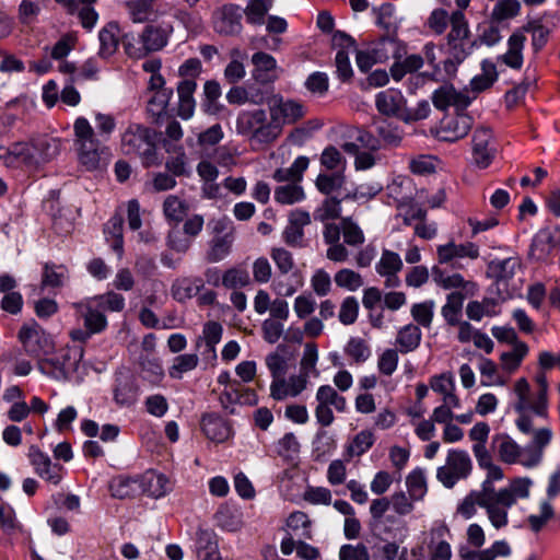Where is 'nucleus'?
<instances>
[{
    "label": "nucleus",
    "mask_w": 560,
    "mask_h": 560,
    "mask_svg": "<svg viewBox=\"0 0 560 560\" xmlns=\"http://www.w3.org/2000/svg\"><path fill=\"white\" fill-rule=\"evenodd\" d=\"M95 128L85 117H78L73 124L74 145L79 163L88 171L97 170L107 164L110 151L107 142L114 133L117 122L112 114L96 112Z\"/></svg>",
    "instance_id": "obj_1"
},
{
    "label": "nucleus",
    "mask_w": 560,
    "mask_h": 560,
    "mask_svg": "<svg viewBox=\"0 0 560 560\" xmlns=\"http://www.w3.org/2000/svg\"><path fill=\"white\" fill-rule=\"evenodd\" d=\"M552 435L550 428H540L534 432L530 443L522 447L508 434H497L493 436V445L503 463L534 468L542 462L545 448L550 444Z\"/></svg>",
    "instance_id": "obj_2"
},
{
    "label": "nucleus",
    "mask_w": 560,
    "mask_h": 560,
    "mask_svg": "<svg viewBox=\"0 0 560 560\" xmlns=\"http://www.w3.org/2000/svg\"><path fill=\"white\" fill-rule=\"evenodd\" d=\"M465 538L466 541L457 547L456 560H499L512 556V546L506 539L494 540L483 548L487 541L486 532L478 523L467 526Z\"/></svg>",
    "instance_id": "obj_3"
},
{
    "label": "nucleus",
    "mask_w": 560,
    "mask_h": 560,
    "mask_svg": "<svg viewBox=\"0 0 560 560\" xmlns=\"http://www.w3.org/2000/svg\"><path fill=\"white\" fill-rule=\"evenodd\" d=\"M236 131L259 145L272 143L279 138L278 127L271 119L268 120L264 109L241 112L236 118Z\"/></svg>",
    "instance_id": "obj_4"
},
{
    "label": "nucleus",
    "mask_w": 560,
    "mask_h": 560,
    "mask_svg": "<svg viewBox=\"0 0 560 560\" xmlns=\"http://www.w3.org/2000/svg\"><path fill=\"white\" fill-rule=\"evenodd\" d=\"M73 307L84 323V329L75 328L69 332L73 341L85 342L93 335L101 334L106 329L107 318L104 312L90 298L74 303Z\"/></svg>",
    "instance_id": "obj_5"
},
{
    "label": "nucleus",
    "mask_w": 560,
    "mask_h": 560,
    "mask_svg": "<svg viewBox=\"0 0 560 560\" xmlns=\"http://www.w3.org/2000/svg\"><path fill=\"white\" fill-rule=\"evenodd\" d=\"M120 148L126 155L149 160L155 151L152 130L141 124L130 122L120 135Z\"/></svg>",
    "instance_id": "obj_6"
},
{
    "label": "nucleus",
    "mask_w": 560,
    "mask_h": 560,
    "mask_svg": "<svg viewBox=\"0 0 560 560\" xmlns=\"http://www.w3.org/2000/svg\"><path fill=\"white\" fill-rule=\"evenodd\" d=\"M472 469L471 459L466 451L450 450L445 465L436 470V479L448 489H452L459 480L466 479Z\"/></svg>",
    "instance_id": "obj_7"
},
{
    "label": "nucleus",
    "mask_w": 560,
    "mask_h": 560,
    "mask_svg": "<svg viewBox=\"0 0 560 560\" xmlns=\"http://www.w3.org/2000/svg\"><path fill=\"white\" fill-rule=\"evenodd\" d=\"M451 31L447 35L448 54L462 62L471 54L474 44L468 42L469 27L463 11H454L450 16Z\"/></svg>",
    "instance_id": "obj_8"
},
{
    "label": "nucleus",
    "mask_w": 560,
    "mask_h": 560,
    "mask_svg": "<svg viewBox=\"0 0 560 560\" xmlns=\"http://www.w3.org/2000/svg\"><path fill=\"white\" fill-rule=\"evenodd\" d=\"M315 418L322 427H329L335 421L332 408L338 412H346L348 402L346 397L337 393L330 385H322L317 388L316 395Z\"/></svg>",
    "instance_id": "obj_9"
},
{
    "label": "nucleus",
    "mask_w": 560,
    "mask_h": 560,
    "mask_svg": "<svg viewBox=\"0 0 560 560\" xmlns=\"http://www.w3.org/2000/svg\"><path fill=\"white\" fill-rule=\"evenodd\" d=\"M483 510L491 526L495 529L504 528L509 525V511L515 504L512 497L499 489L495 492L485 493Z\"/></svg>",
    "instance_id": "obj_10"
},
{
    "label": "nucleus",
    "mask_w": 560,
    "mask_h": 560,
    "mask_svg": "<svg viewBox=\"0 0 560 560\" xmlns=\"http://www.w3.org/2000/svg\"><path fill=\"white\" fill-rule=\"evenodd\" d=\"M269 113L272 122L278 127V136H280L284 125L295 124L305 116V108L296 101L284 100L282 96L276 95L269 103Z\"/></svg>",
    "instance_id": "obj_11"
},
{
    "label": "nucleus",
    "mask_w": 560,
    "mask_h": 560,
    "mask_svg": "<svg viewBox=\"0 0 560 560\" xmlns=\"http://www.w3.org/2000/svg\"><path fill=\"white\" fill-rule=\"evenodd\" d=\"M497 154V147L492 130L479 127L474 131L471 139L472 163L480 170L490 166Z\"/></svg>",
    "instance_id": "obj_12"
},
{
    "label": "nucleus",
    "mask_w": 560,
    "mask_h": 560,
    "mask_svg": "<svg viewBox=\"0 0 560 560\" xmlns=\"http://www.w3.org/2000/svg\"><path fill=\"white\" fill-rule=\"evenodd\" d=\"M427 539V551L429 560L452 559V533L450 527L444 522L434 523L428 532Z\"/></svg>",
    "instance_id": "obj_13"
},
{
    "label": "nucleus",
    "mask_w": 560,
    "mask_h": 560,
    "mask_svg": "<svg viewBox=\"0 0 560 560\" xmlns=\"http://www.w3.org/2000/svg\"><path fill=\"white\" fill-rule=\"evenodd\" d=\"M472 122V118L467 114L446 115L441 119L435 137L440 141L456 142L468 135Z\"/></svg>",
    "instance_id": "obj_14"
},
{
    "label": "nucleus",
    "mask_w": 560,
    "mask_h": 560,
    "mask_svg": "<svg viewBox=\"0 0 560 560\" xmlns=\"http://www.w3.org/2000/svg\"><path fill=\"white\" fill-rule=\"evenodd\" d=\"M5 166L19 168L35 166L44 159L43 153H36V148L30 142H15L0 153Z\"/></svg>",
    "instance_id": "obj_15"
},
{
    "label": "nucleus",
    "mask_w": 560,
    "mask_h": 560,
    "mask_svg": "<svg viewBox=\"0 0 560 560\" xmlns=\"http://www.w3.org/2000/svg\"><path fill=\"white\" fill-rule=\"evenodd\" d=\"M19 339L32 355L47 354L52 350L50 336L36 323L24 325L19 331Z\"/></svg>",
    "instance_id": "obj_16"
},
{
    "label": "nucleus",
    "mask_w": 560,
    "mask_h": 560,
    "mask_svg": "<svg viewBox=\"0 0 560 560\" xmlns=\"http://www.w3.org/2000/svg\"><path fill=\"white\" fill-rule=\"evenodd\" d=\"M213 28L217 33L225 36L241 33L242 9L236 4H226L213 14Z\"/></svg>",
    "instance_id": "obj_17"
},
{
    "label": "nucleus",
    "mask_w": 560,
    "mask_h": 560,
    "mask_svg": "<svg viewBox=\"0 0 560 560\" xmlns=\"http://www.w3.org/2000/svg\"><path fill=\"white\" fill-rule=\"evenodd\" d=\"M404 264L399 254L389 249H383L381 258L375 265V270L378 276L384 278V285L394 289L401 284L398 273Z\"/></svg>",
    "instance_id": "obj_18"
},
{
    "label": "nucleus",
    "mask_w": 560,
    "mask_h": 560,
    "mask_svg": "<svg viewBox=\"0 0 560 560\" xmlns=\"http://www.w3.org/2000/svg\"><path fill=\"white\" fill-rule=\"evenodd\" d=\"M525 43L526 36L520 31L514 32L508 39V50L497 57V68L505 66L512 70H521L524 63Z\"/></svg>",
    "instance_id": "obj_19"
},
{
    "label": "nucleus",
    "mask_w": 560,
    "mask_h": 560,
    "mask_svg": "<svg viewBox=\"0 0 560 560\" xmlns=\"http://www.w3.org/2000/svg\"><path fill=\"white\" fill-rule=\"evenodd\" d=\"M375 105L377 110L386 116H396L407 119L406 100L402 93L396 89H387L376 94Z\"/></svg>",
    "instance_id": "obj_20"
},
{
    "label": "nucleus",
    "mask_w": 560,
    "mask_h": 560,
    "mask_svg": "<svg viewBox=\"0 0 560 560\" xmlns=\"http://www.w3.org/2000/svg\"><path fill=\"white\" fill-rule=\"evenodd\" d=\"M433 105L441 110L453 106L456 109H465L471 97L465 91H457L453 85L445 84L434 91L432 95Z\"/></svg>",
    "instance_id": "obj_21"
},
{
    "label": "nucleus",
    "mask_w": 560,
    "mask_h": 560,
    "mask_svg": "<svg viewBox=\"0 0 560 560\" xmlns=\"http://www.w3.org/2000/svg\"><path fill=\"white\" fill-rule=\"evenodd\" d=\"M308 378L305 374L291 375L289 378L281 376L270 384V395L276 400L299 396L307 386Z\"/></svg>",
    "instance_id": "obj_22"
},
{
    "label": "nucleus",
    "mask_w": 560,
    "mask_h": 560,
    "mask_svg": "<svg viewBox=\"0 0 560 560\" xmlns=\"http://www.w3.org/2000/svg\"><path fill=\"white\" fill-rule=\"evenodd\" d=\"M253 79L261 84L272 83L278 78V67L276 59L264 51L255 52L252 56Z\"/></svg>",
    "instance_id": "obj_23"
},
{
    "label": "nucleus",
    "mask_w": 560,
    "mask_h": 560,
    "mask_svg": "<svg viewBox=\"0 0 560 560\" xmlns=\"http://www.w3.org/2000/svg\"><path fill=\"white\" fill-rule=\"evenodd\" d=\"M172 33L173 26L167 23L148 24L141 32L150 54L162 50Z\"/></svg>",
    "instance_id": "obj_24"
},
{
    "label": "nucleus",
    "mask_w": 560,
    "mask_h": 560,
    "mask_svg": "<svg viewBox=\"0 0 560 560\" xmlns=\"http://www.w3.org/2000/svg\"><path fill=\"white\" fill-rule=\"evenodd\" d=\"M430 387L433 392L442 396V401L451 404L455 408H460V399L455 394V378L451 373L433 375L430 378Z\"/></svg>",
    "instance_id": "obj_25"
},
{
    "label": "nucleus",
    "mask_w": 560,
    "mask_h": 560,
    "mask_svg": "<svg viewBox=\"0 0 560 560\" xmlns=\"http://www.w3.org/2000/svg\"><path fill=\"white\" fill-rule=\"evenodd\" d=\"M342 149L348 154L354 155V168L357 171L371 170L382 161L378 150H361L359 143L345 142Z\"/></svg>",
    "instance_id": "obj_26"
},
{
    "label": "nucleus",
    "mask_w": 560,
    "mask_h": 560,
    "mask_svg": "<svg viewBox=\"0 0 560 560\" xmlns=\"http://www.w3.org/2000/svg\"><path fill=\"white\" fill-rule=\"evenodd\" d=\"M201 429L209 440L217 443L226 441L231 435V427L229 423L214 413L205 415L202 417Z\"/></svg>",
    "instance_id": "obj_27"
},
{
    "label": "nucleus",
    "mask_w": 560,
    "mask_h": 560,
    "mask_svg": "<svg viewBox=\"0 0 560 560\" xmlns=\"http://www.w3.org/2000/svg\"><path fill=\"white\" fill-rule=\"evenodd\" d=\"M223 336V326L215 320H209L203 324L202 332L196 340V347L200 348L205 345L206 350L203 353H207L209 357L215 359L217 350L215 347L220 343Z\"/></svg>",
    "instance_id": "obj_28"
},
{
    "label": "nucleus",
    "mask_w": 560,
    "mask_h": 560,
    "mask_svg": "<svg viewBox=\"0 0 560 560\" xmlns=\"http://www.w3.org/2000/svg\"><path fill=\"white\" fill-rule=\"evenodd\" d=\"M214 521L218 527L231 533L238 532L244 526L243 513L234 505H221L214 514Z\"/></svg>",
    "instance_id": "obj_29"
},
{
    "label": "nucleus",
    "mask_w": 560,
    "mask_h": 560,
    "mask_svg": "<svg viewBox=\"0 0 560 560\" xmlns=\"http://www.w3.org/2000/svg\"><path fill=\"white\" fill-rule=\"evenodd\" d=\"M197 83L194 80L180 81L177 85L178 109L177 114L182 119H190L194 116L196 102L194 94Z\"/></svg>",
    "instance_id": "obj_30"
},
{
    "label": "nucleus",
    "mask_w": 560,
    "mask_h": 560,
    "mask_svg": "<svg viewBox=\"0 0 560 560\" xmlns=\"http://www.w3.org/2000/svg\"><path fill=\"white\" fill-rule=\"evenodd\" d=\"M421 339L420 327L416 324H407L397 331L395 345L400 353H409L419 348Z\"/></svg>",
    "instance_id": "obj_31"
},
{
    "label": "nucleus",
    "mask_w": 560,
    "mask_h": 560,
    "mask_svg": "<svg viewBox=\"0 0 560 560\" xmlns=\"http://www.w3.org/2000/svg\"><path fill=\"white\" fill-rule=\"evenodd\" d=\"M497 283L499 285H508L514 278L516 270L521 268V260L517 257H509L505 259L493 260L490 266Z\"/></svg>",
    "instance_id": "obj_32"
},
{
    "label": "nucleus",
    "mask_w": 560,
    "mask_h": 560,
    "mask_svg": "<svg viewBox=\"0 0 560 560\" xmlns=\"http://www.w3.org/2000/svg\"><path fill=\"white\" fill-rule=\"evenodd\" d=\"M501 69L497 68V63L486 59L481 62V73L474 77L470 81L472 92L480 93L493 85L498 80Z\"/></svg>",
    "instance_id": "obj_33"
},
{
    "label": "nucleus",
    "mask_w": 560,
    "mask_h": 560,
    "mask_svg": "<svg viewBox=\"0 0 560 560\" xmlns=\"http://www.w3.org/2000/svg\"><path fill=\"white\" fill-rule=\"evenodd\" d=\"M196 547L202 560H220L215 534L209 529H198L196 533Z\"/></svg>",
    "instance_id": "obj_34"
},
{
    "label": "nucleus",
    "mask_w": 560,
    "mask_h": 560,
    "mask_svg": "<svg viewBox=\"0 0 560 560\" xmlns=\"http://www.w3.org/2000/svg\"><path fill=\"white\" fill-rule=\"evenodd\" d=\"M119 26L116 22H109L101 28L98 33L100 49L98 55L102 58L113 56L118 47Z\"/></svg>",
    "instance_id": "obj_35"
},
{
    "label": "nucleus",
    "mask_w": 560,
    "mask_h": 560,
    "mask_svg": "<svg viewBox=\"0 0 560 560\" xmlns=\"http://www.w3.org/2000/svg\"><path fill=\"white\" fill-rule=\"evenodd\" d=\"M374 443V433L370 430H361L347 443L345 454L349 459L361 457Z\"/></svg>",
    "instance_id": "obj_36"
},
{
    "label": "nucleus",
    "mask_w": 560,
    "mask_h": 560,
    "mask_svg": "<svg viewBox=\"0 0 560 560\" xmlns=\"http://www.w3.org/2000/svg\"><path fill=\"white\" fill-rule=\"evenodd\" d=\"M159 0H126L125 7L133 23H144L155 14L154 4Z\"/></svg>",
    "instance_id": "obj_37"
},
{
    "label": "nucleus",
    "mask_w": 560,
    "mask_h": 560,
    "mask_svg": "<svg viewBox=\"0 0 560 560\" xmlns=\"http://www.w3.org/2000/svg\"><path fill=\"white\" fill-rule=\"evenodd\" d=\"M407 494L416 502L423 501L428 493V482L424 469L417 467L406 477Z\"/></svg>",
    "instance_id": "obj_38"
},
{
    "label": "nucleus",
    "mask_w": 560,
    "mask_h": 560,
    "mask_svg": "<svg viewBox=\"0 0 560 560\" xmlns=\"http://www.w3.org/2000/svg\"><path fill=\"white\" fill-rule=\"evenodd\" d=\"M142 489L149 497L161 498L165 495L171 487L168 479L155 471H148L142 479Z\"/></svg>",
    "instance_id": "obj_39"
},
{
    "label": "nucleus",
    "mask_w": 560,
    "mask_h": 560,
    "mask_svg": "<svg viewBox=\"0 0 560 560\" xmlns=\"http://www.w3.org/2000/svg\"><path fill=\"white\" fill-rule=\"evenodd\" d=\"M346 184L345 172L319 173L315 186L322 194L330 196L341 190Z\"/></svg>",
    "instance_id": "obj_40"
},
{
    "label": "nucleus",
    "mask_w": 560,
    "mask_h": 560,
    "mask_svg": "<svg viewBox=\"0 0 560 560\" xmlns=\"http://www.w3.org/2000/svg\"><path fill=\"white\" fill-rule=\"evenodd\" d=\"M245 54L241 51L238 48H233L230 51V62L226 65L223 75L228 83L236 84L241 80H243L246 75V69L243 63L245 59Z\"/></svg>",
    "instance_id": "obj_41"
},
{
    "label": "nucleus",
    "mask_w": 560,
    "mask_h": 560,
    "mask_svg": "<svg viewBox=\"0 0 560 560\" xmlns=\"http://www.w3.org/2000/svg\"><path fill=\"white\" fill-rule=\"evenodd\" d=\"M104 234L113 250L121 257L124 254L122 218L112 217L104 226Z\"/></svg>",
    "instance_id": "obj_42"
},
{
    "label": "nucleus",
    "mask_w": 560,
    "mask_h": 560,
    "mask_svg": "<svg viewBox=\"0 0 560 560\" xmlns=\"http://www.w3.org/2000/svg\"><path fill=\"white\" fill-rule=\"evenodd\" d=\"M303 187L299 184H285L276 187L273 192L275 201L282 206H292L305 199Z\"/></svg>",
    "instance_id": "obj_43"
},
{
    "label": "nucleus",
    "mask_w": 560,
    "mask_h": 560,
    "mask_svg": "<svg viewBox=\"0 0 560 560\" xmlns=\"http://www.w3.org/2000/svg\"><path fill=\"white\" fill-rule=\"evenodd\" d=\"M514 394L516 401L514 402V410L516 412H523L526 410H533L535 415L536 397L533 399L530 396V386L525 377L518 378L514 384Z\"/></svg>",
    "instance_id": "obj_44"
},
{
    "label": "nucleus",
    "mask_w": 560,
    "mask_h": 560,
    "mask_svg": "<svg viewBox=\"0 0 560 560\" xmlns=\"http://www.w3.org/2000/svg\"><path fill=\"white\" fill-rule=\"evenodd\" d=\"M499 313L498 303L493 299H483L481 302L471 301L466 306L468 318L476 322L481 320L485 316H497Z\"/></svg>",
    "instance_id": "obj_45"
},
{
    "label": "nucleus",
    "mask_w": 560,
    "mask_h": 560,
    "mask_svg": "<svg viewBox=\"0 0 560 560\" xmlns=\"http://www.w3.org/2000/svg\"><path fill=\"white\" fill-rule=\"evenodd\" d=\"M273 0H248L244 14L246 21L253 25H262L266 22V15L271 10Z\"/></svg>",
    "instance_id": "obj_46"
},
{
    "label": "nucleus",
    "mask_w": 560,
    "mask_h": 560,
    "mask_svg": "<svg viewBox=\"0 0 560 560\" xmlns=\"http://www.w3.org/2000/svg\"><path fill=\"white\" fill-rule=\"evenodd\" d=\"M142 377L152 385H160L164 378V369L159 358L142 355L140 358Z\"/></svg>",
    "instance_id": "obj_47"
},
{
    "label": "nucleus",
    "mask_w": 560,
    "mask_h": 560,
    "mask_svg": "<svg viewBox=\"0 0 560 560\" xmlns=\"http://www.w3.org/2000/svg\"><path fill=\"white\" fill-rule=\"evenodd\" d=\"M234 242V233H225L223 235L213 236L207 259L217 262L224 259L231 252Z\"/></svg>",
    "instance_id": "obj_48"
},
{
    "label": "nucleus",
    "mask_w": 560,
    "mask_h": 560,
    "mask_svg": "<svg viewBox=\"0 0 560 560\" xmlns=\"http://www.w3.org/2000/svg\"><path fill=\"white\" fill-rule=\"evenodd\" d=\"M199 357L197 353H184L176 355L168 368V375L173 380H182L185 373L198 366Z\"/></svg>",
    "instance_id": "obj_49"
},
{
    "label": "nucleus",
    "mask_w": 560,
    "mask_h": 560,
    "mask_svg": "<svg viewBox=\"0 0 560 560\" xmlns=\"http://www.w3.org/2000/svg\"><path fill=\"white\" fill-rule=\"evenodd\" d=\"M423 66V58L420 55H409L400 60L399 57L390 67V74L395 81H400L407 73H412Z\"/></svg>",
    "instance_id": "obj_50"
},
{
    "label": "nucleus",
    "mask_w": 560,
    "mask_h": 560,
    "mask_svg": "<svg viewBox=\"0 0 560 560\" xmlns=\"http://www.w3.org/2000/svg\"><path fill=\"white\" fill-rule=\"evenodd\" d=\"M465 296L460 292H452L447 295L446 303L442 306L441 314L445 322L455 326L459 322Z\"/></svg>",
    "instance_id": "obj_51"
},
{
    "label": "nucleus",
    "mask_w": 560,
    "mask_h": 560,
    "mask_svg": "<svg viewBox=\"0 0 560 560\" xmlns=\"http://www.w3.org/2000/svg\"><path fill=\"white\" fill-rule=\"evenodd\" d=\"M485 492L480 489L470 491L456 508V513L464 520H470L477 514V506L483 509Z\"/></svg>",
    "instance_id": "obj_52"
},
{
    "label": "nucleus",
    "mask_w": 560,
    "mask_h": 560,
    "mask_svg": "<svg viewBox=\"0 0 560 560\" xmlns=\"http://www.w3.org/2000/svg\"><path fill=\"white\" fill-rule=\"evenodd\" d=\"M340 215L341 199L336 197H326L313 212L314 220L322 223L338 219Z\"/></svg>",
    "instance_id": "obj_53"
},
{
    "label": "nucleus",
    "mask_w": 560,
    "mask_h": 560,
    "mask_svg": "<svg viewBox=\"0 0 560 560\" xmlns=\"http://www.w3.org/2000/svg\"><path fill=\"white\" fill-rule=\"evenodd\" d=\"M528 346L526 343H516L511 350L500 355L501 366L509 373L515 372L528 354Z\"/></svg>",
    "instance_id": "obj_54"
},
{
    "label": "nucleus",
    "mask_w": 560,
    "mask_h": 560,
    "mask_svg": "<svg viewBox=\"0 0 560 560\" xmlns=\"http://www.w3.org/2000/svg\"><path fill=\"white\" fill-rule=\"evenodd\" d=\"M121 45L128 57L142 59L150 55L142 34L128 33L121 37Z\"/></svg>",
    "instance_id": "obj_55"
},
{
    "label": "nucleus",
    "mask_w": 560,
    "mask_h": 560,
    "mask_svg": "<svg viewBox=\"0 0 560 560\" xmlns=\"http://www.w3.org/2000/svg\"><path fill=\"white\" fill-rule=\"evenodd\" d=\"M398 215L402 218L406 225H412L416 221H422L427 217V210L419 203L415 202L411 197L397 203Z\"/></svg>",
    "instance_id": "obj_56"
},
{
    "label": "nucleus",
    "mask_w": 560,
    "mask_h": 560,
    "mask_svg": "<svg viewBox=\"0 0 560 560\" xmlns=\"http://www.w3.org/2000/svg\"><path fill=\"white\" fill-rule=\"evenodd\" d=\"M521 3L517 0H500L492 9L490 20L501 23L520 14Z\"/></svg>",
    "instance_id": "obj_57"
},
{
    "label": "nucleus",
    "mask_w": 560,
    "mask_h": 560,
    "mask_svg": "<svg viewBox=\"0 0 560 560\" xmlns=\"http://www.w3.org/2000/svg\"><path fill=\"white\" fill-rule=\"evenodd\" d=\"M320 165L330 172H345L347 161L334 145L326 147L320 154Z\"/></svg>",
    "instance_id": "obj_58"
},
{
    "label": "nucleus",
    "mask_w": 560,
    "mask_h": 560,
    "mask_svg": "<svg viewBox=\"0 0 560 560\" xmlns=\"http://www.w3.org/2000/svg\"><path fill=\"white\" fill-rule=\"evenodd\" d=\"M388 197L393 198L397 203H401L410 197L411 179L407 176H396L386 186Z\"/></svg>",
    "instance_id": "obj_59"
},
{
    "label": "nucleus",
    "mask_w": 560,
    "mask_h": 560,
    "mask_svg": "<svg viewBox=\"0 0 560 560\" xmlns=\"http://www.w3.org/2000/svg\"><path fill=\"white\" fill-rule=\"evenodd\" d=\"M341 229L345 244L358 247L364 244L365 236L362 229L355 223L352 218L347 217L341 219Z\"/></svg>",
    "instance_id": "obj_60"
},
{
    "label": "nucleus",
    "mask_w": 560,
    "mask_h": 560,
    "mask_svg": "<svg viewBox=\"0 0 560 560\" xmlns=\"http://www.w3.org/2000/svg\"><path fill=\"white\" fill-rule=\"evenodd\" d=\"M172 95V90H160L159 92L151 93L148 98V113L154 118L161 117L165 113Z\"/></svg>",
    "instance_id": "obj_61"
},
{
    "label": "nucleus",
    "mask_w": 560,
    "mask_h": 560,
    "mask_svg": "<svg viewBox=\"0 0 560 560\" xmlns=\"http://www.w3.org/2000/svg\"><path fill=\"white\" fill-rule=\"evenodd\" d=\"M345 353L355 363L360 364L371 357V349L364 339L352 337L345 347Z\"/></svg>",
    "instance_id": "obj_62"
},
{
    "label": "nucleus",
    "mask_w": 560,
    "mask_h": 560,
    "mask_svg": "<svg viewBox=\"0 0 560 560\" xmlns=\"http://www.w3.org/2000/svg\"><path fill=\"white\" fill-rule=\"evenodd\" d=\"M103 312H121L125 308V298L114 291L90 298Z\"/></svg>",
    "instance_id": "obj_63"
},
{
    "label": "nucleus",
    "mask_w": 560,
    "mask_h": 560,
    "mask_svg": "<svg viewBox=\"0 0 560 560\" xmlns=\"http://www.w3.org/2000/svg\"><path fill=\"white\" fill-rule=\"evenodd\" d=\"M201 279H183L173 284V296L177 301H185L195 296L202 288Z\"/></svg>",
    "instance_id": "obj_64"
}]
</instances>
